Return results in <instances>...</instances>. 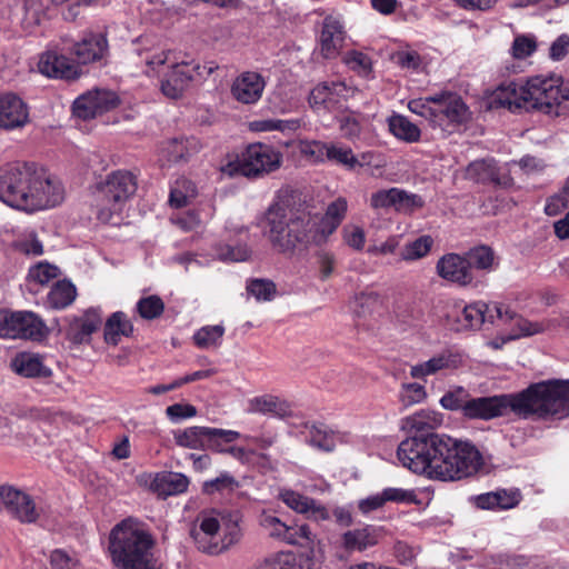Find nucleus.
Masks as SVG:
<instances>
[{
    "label": "nucleus",
    "mask_w": 569,
    "mask_h": 569,
    "mask_svg": "<svg viewBox=\"0 0 569 569\" xmlns=\"http://www.w3.org/2000/svg\"><path fill=\"white\" fill-rule=\"evenodd\" d=\"M457 358L450 352H441L427 361L411 366L410 376L415 379H426L441 370L456 368Z\"/></svg>",
    "instance_id": "34"
},
{
    "label": "nucleus",
    "mask_w": 569,
    "mask_h": 569,
    "mask_svg": "<svg viewBox=\"0 0 569 569\" xmlns=\"http://www.w3.org/2000/svg\"><path fill=\"white\" fill-rule=\"evenodd\" d=\"M210 431H213V433L207 435L206 450L219 453H224L227 445L233 442L240 437V433L234 430L210 428Z\"/></svg>",
    "instance_id": "45"
},
{
    "label": "nucleus",
    "mask_w": 569,
    "mask_h": 569,
    "mask_svg": "<svg viewBox=\"0 0 569 569\" xmlns=\"http://www.w3.org/2000/svg\"><path fill=\"white\" fill-rule=\"evenodd\" d=\"M102 322L99 309L90 308L80 316L68 318L66 337L74 345L89 343L91 336Z\"/></svg>",
    "instance_id": "21"
},
{
    "label": "nucleus",
    "mask_w": 569,
    "mask_h": 569,
    "mask_svg": "<svg viewBox=\"0 0 569 569\" xmlns=\"http://www.w3.org/2000/svg\"><path fill=\"white\" fill-rule=\"evenodd\" d=\"M213 69L212 66L202 67L194 62H174L161 81V91L170 99H178L196 77L204 78L211 74Z\"/></svg>",
    "instance_id": "14"
},
{
    "label": "nucleus",
    "mask_w": 569,
    "mask_h": 569,
    "mask_svg": "<svg viewBox=\"0 0 569 569\" xmlns=\"http://www.w3.org/2000/svg\"><path fill=\"white\" fill-rule=\"evenodd\" d=\"M259 525L269 537L284 542H295V538L290 531V526L284 523L273 513L262 511L259 516Z\"/></svg>",
    "instance_id": "42"
},
{
    "label": "nucleus",
    "mask_w": 569,
    "mask_h": 569,
    "mask_svg": "<svg viewBox=\"0 0 569 569\" xmlns=\"http://www.w3.org/2000/svg\"><path fill=\"white\" fill-rule=\"evenodd\" d=\"M526 84L506 81L499 84L488 97L490 109H508L511 112L527 110Z\"/></svg>",
    "instance_id": "19"
},
{
    "label": "nucleus",
    "mask_w": 569,
    "mask_h": 569,
    "mask_svg": "<svg viewBox=\"0 0 569 569\" xmlns=\"http://www.w3.org/2000/svg\"><path fill=\"white\" fill-rule=\"evenodd\" d=\"M463 328L479 329L485 323H506L511 319V309L499 302L477 301L466 306L461 312Z\"/></svg>",
    "instance_id": "15"
},
{
    "label": "nucleus",
    "mask_w": 569,
    "mask_h": 569,
    "mask_svg": "<svg viewBox=\"0 0 569 569\" xmlns=\"http://www.w3.org/2000/svg\"><path fill=\"white\" fill-rule=\"evenodd\" d=\"M466 177L476 182L502 183L497 163L493 159H481L471 162L466 169Z\"/></svg>",
    "instance_id": "37"
},
{
    "label": "nucleus",
    "mask_w": 569,
    "mask_h": 569,
    "mask_svg": "<svg viewBox=\"0 0 569 569\" xmlns=\"http://www.w3.org/2000/svg\"><path fill=\"white\" fill-rule=\"evenodd\" d=\"M427 397V392L423 386L412 382L403 383L399 398L405 407H410L422 402Z\"/></svg>",
    "instance_id": "59"
},
{
    "label": "nucleus",
    "mask_w": 569,
    "mask_h": 569,
    "mask_svg": "<svg viewBox=\"0 0 569 569\" xmlns=\"http://www.w3.org/2000/svg\"><path fill=\"white\" fill-rule=\"evenodd\" d=\"M547 389L548 417L562 418L569 415V380L543 381Z\"/></svg>",
    "instance_id": "28"
},
{
    "label": "nucleus",
    "mask_w": 569,
    "mask_h": 569,
    "mask_svg": "<svg viewBox=\"0 0 569 569\" xmlns=\"http://www.w3.org/2000/svg\"><path fill=\"white\" fill-rule=\"evenodd\" d=\"M12 369L26 378H49L52 370L43 363L41 356L32 352H20L11 361Z\"/></svg>",
    "instance_id": "30"
},
{
    "label": "nucleus",
    "mask_w": 569,
    "mask_h": 569,
    "mask_svg": "<svg viewBox=\"0 0 569 569\" xmlns=\"http://www.w3.org/2000/svg\"><path fill=\"white\" fill-rule=\"evenodd\" d=\"M154 545L146 526L129 518L111 530L109 550L117 569H160Z\"/></svg>",
    "instance_id": "2"
},
{
    "label": "nucleus",
    "mask_w": 569,
    "mask_h": 569,
    "mask_svg": "<svg viewBox=\"0 0 569 569\" xmlns=\"http://www.w3.org/2000/svg\"><path fill=\"white\" fill-rule=\"evenodd\" d=\"M266 81L261 74L253 71L240 73L231 86L232 97L244 104L256 103L262 96Z\"/></svg>",
    "instance_id": "26"
},
{
    "label": "nucleus",
    "mask_w": 569,
    "mask_h": 569,
    "mask_svg": "<svg viewBox=\"0 0 569 569\" xmlns=\"http://www.w3.org/2000/svg\"><path fill=\"white\" fill-rule=\"evenodd\" d=\"M440 481H456L476 475L483 466L481 452L468 441L443 436Z\"/></svg>",
    "instance_id": "8"
},
{
    "label": "nucleus",
    "mask_w": 569,
    "mask_h": 569,
    "mask_svg": "<svg viewBox=\"0 0 569 569\" xmlns=\"http://www.w3.org/2000/svg\"><path fill=\"white\" fill-rule=\"evenodd\" d=\"M306 441L322 451H332L336 447V436L327 426L312 423L305 426Z\"/></svg>",
    "instance_id": "38"
},
{
    "label": "nucleus",
    "mask_w": 569,
    "mask_h": 569,
    "mask_svg": "<svg viewBox=\"0 0 569 569\" xmlns=\"http://www.w3.org/2000/svg\"><path fill=\"white\" fill-rule=\"evenodd\" d=\"M442 441L438 433L410 436L399 443L398 460L413 473L439 480Z\"/></svg>",
    "instance_id": "5"
},
{
    "label": "nucleus",
    "mask_w": 569,
    "mask_h": 569,
    "mask_svg": "<svg viewBox=\"0 0 569 569\" xmlns=\"http://www.w3.org/2000/svg\"><path fill=\"white\" fill-rule=\"evenodd\" d=\"M437 274L452 283L466 287L472 283V270H469V262L466 257L458 253L442 256L436 266Z\"/></svg>",
    "instance_id": "23"
},
{
    "label": "nucleus",
    "mask_w": 569,
    "mask_h": 569,
    "mask_svg": "<svg viewBox=\"0 0 569 569\" xmlns=\"http://www.w3.org/2000/svg\"><path fill=\"white\" fill-rule=\"evenodd\" d=\"M422 204L421 197L398 188L379 190L372 193L370 198V206L375 209L395 207L397 210L407 211L422 207Z\"/></svg>",
    "instance_id": "27"
},
{
    "label": "nucleus",
    "mask_w": 569,
    "mask_h": 569,
    "mask_svg": "<svg viewBox=\"0 0 569 569\" xmlns=\"http://www.w3.org/2000/svg\"><path fill=\"white\" fill-rule=\"evenodd\" d=\"M58 276V268L47 262H40L29 270L30 281L44 284Z\"/></svg>",
    "instance_id": "60"
},
{
    "label": "nucleus",
    "mask_w": 569,
    "mask_h": 569,
    "mask_svg": "<svg viewBox=\"0 0 569 569\" xmlns=\"http://www.w3.org/2000/svg\"><path fill=\"white\" fill-rule=\"evenodd\" d=\"M69 53L80 69L93 63H106L109 57V42L106 33L87 30L78 40L69 43Z\"/></svg>",
    "instance_id": "12"
},
{
    "label": "nucleus",
    "mask_w": 569,
    "mask_h": 569,
    "mask_svg": "<svg viewBox=\"0 0 569 569\" xmlns=\"http://www.w3.org/2000/svg\"><path fill=\"white\" fill-rule=\"evenodd\" d=\"M0 510H4L12 518L22 523H33L40 517L33 498L14 487L2 488Z\"/></svg>",
    "instance_id": "16"
},
{
    "label": "nucleus",
    "mask_w": 569,
    "mask_h": 569,
    "mask_svg": "<svg viewBox=\"0 0 569 569\" xmlns=\"http://www.w3.org/2000/svg\"><path fill=\"white\" fill-rule=\"evenodd\" d=\"M137 178L128 170L109 173L104 181L96 184L92 191L91 207L101 222H109L122 204L134 194Z\"/></svg>",
    "instance_id": "7"
},
{
    "label": "nucleus",
    "mask_w": 569,
    "mask_h": 569,
    "mask_svg": "<svg viewBox=\"0 0 569 569\" xmlns=\"http://www.w3.org/2000/svg\"><path fill=\"white\" fill-rule=\"evenodd\" d=\"M441 423V413L430 409H421L402 420V429L415 435H429L435 433L433 430Z\"/></svg>",
    "instance_id": "31"
},
{
    "label": "nucleus",
    "mask_w": 569,
    "mask_h": 569,
    "mask_svg": "<svg viewBox=\"0 0 569 569\" xmlns=\"http://www.w3.org/2000/svg\"><path fill=\"white\" fill-rule=\"evenodd\" d=\"M465 257L469 262V270H471L472 267L481 270H489L491 269L495 259L493 251L486 246L470 249Z\"/></svg>",
    "instance_id": "49"
},
{
    "label": "nucleus",
    "mask_w": 569,
    "mask_h": 569,
    "mask_svg": "<svg viewBox=\"0 0 569 569\" xmlns=\"http://www.w3.org/2000/svg\"><path fill=\"white\" fill-rule=\"evenodd\" d=\"M272 247L281 253H292L298 247L317 244L313 230L309 228L308 213L289 214L280 202L273 203L266 212L263 230Z\"/></svg>",
    "instance_id": "4"
},
{
    "label": "nucleus",
    "mask_w": 569,
    "mask_h": 569,
    "mask_svg": "<svg viewBox=\"0 0 569 569\" xmlns=\"http://www.w3.org/2000/svg\"><path fill=\"white\" fill-rule=\"evenodd\" d=\"M247 290L258 301H270L276 296V284L266 279H253L249 281Z\"/></svg>",
    "instance_id": "55"
},
{
    "label": "nucleus",
    "mask_w": 569,
    "mask_h": 569,
    "mask_svg": "<svg viewBox=\"0 0 569 569\" xmlns=\"http://www.w3.org/2000/svg\"><path fill=\"white\" fill-rule=\"evenodd\" d=\"M339 129L343 138L355 140L360 137L362 127L353 114H346L339 118Z\"/></svg>",
    "instance_id": "63"
},
{
    "label": "nucleus",
    "mask_w": 569,
    "mask_h": 569,
    "mask_svg": "<svg viewBox=\"0 0 569 569\" xmlns=\"http://www.w3.org/2000/svg\"><path fill=\"white\" fill-rule=\"evenodd\" d=\"M278 497L288 508L302 515L306 513L308 503H311V498L291 489H281Z\"/></svg>",
    "instance_id": "54"
},
{
    "label": "nucleus",
    "mask_w": 569,
    "mask_h": 569,
    "mask_svg": "<svg viewBox=\"0 0 569 569\" xmlns=\"http://www.w3.org/2000/svg\"><path fill=\"white\" fill-rule=\"evenodd\" d=\"M28 121V106L19 96L11 92L0 96V129L22 128Z\"/></svg>",
    "instance_id": "22"
},
{
    "label": "nucleus",
    "mask_w": 569,
    "mask_h": 569,
    "mask_svg": "<svg viewBox=\"0 0 569 569\" xmlns=\"http://www.w3.org/2000/svg\"><path fill=\"white\" fill-rule=\"evenodd\" d=\"M239 487V482L228 472L221 473L219 477L208 480L203 483V491L208 495L222 491H233Z\"/></svg>",
    "instance_id": "58"
},
{
    "label": "nucleus",
    "mask_w": 569,
    "mask_h": 569,
    "mask_svg": "<svg viewBox=\"0 0 569 569\" xmlns=\"http://www.w3.org/2000/svg\"><path fill=\"white\" fill-rule=\"evenodd\" d=\"M139 316L146 320H152L160 317L164 310V303L158 296H148L137 302Z\"/></svg>",
    "instance_id": "51"
},
{
    "label": "nucleus",
    "mask_w": 569,
    "mask_h": 569,
    "mask_svg": "<svg viewBox=\"0 0 569 569\" xmlns=\"http://www.w3.org/2000/svg\"><path fill=\"white\" fill-rule=\"evenodd\" d=\"M72 37L68 33L61 34L58 41H51L47 49L39 56L38 70L41 74L67 81H74L84 73L83 69L74 62L72 56H67L69 43Z\"/></svg>",
    "instance_id": "10"
},
{
    "label": "nucleus",
    "mask_w": 569,
    "mask_h": 569,
    "mask_svg": "<svg viewBox=\"0 0 569 569\" xmlns=\"http://www.w3.org/2000/svg\"><path fill=\"white\" fill-rule=\"evenodd\" d=\"M250 129L254 132H271V131H295L300 127L299 120H281V119H260L251 121Z\"/></svg>",
    "instance_id": "46"
},
{
    "label": "nucleus",
    "mask_w": 569,
    "mask_h": 569,
    "mask_svg": "<svg viewBox=\"0 0 569 569\" xmlns=\"http://www.w3.org/2000/svg\"><path fill=\"white\" fill-rule=\"evenodd\" d=\"M248 412L284 418L290 416L291 409L287 401L271 395H264L249 400Z\"/></svg>",
    "instance_id": "33"
},
{
    "label": "nucleus",
    "mask_w": 569,
    "mask_h": 569,
    "mask_svg": "<svg viewBox=\"0 0 569 569\" xmlns=\"http://www.w3.org/2000/svg\"><path fill=\"white\" fill-rule=\"evenodd\" d=\"M380 538V530L372 525L346 531L342 537V546L348 551H363L376 546Z\"/></svg>",
    "instance_id": "29"
},
{
    "label": "nucleus",
    "mask_w": 569,
    "mask_h": 569,
    "mask_svg": "<svg viewBox=\"0 0 569 569\" xmlns=\"http://www.w3.org/2000/svg\"><path fill=\"white\" fill-rule=\"evenodd\" d=\"M77 297L76 287L68 280L58 281L47 295V306L60 310L69 307Z\"/></svg>",
    "instance_id": "40"
},
{
    "label": "nucleus",
    "mask_w": 569,
    "mask_h": 569,
    "mask_svg": "<svg viewBox=\"0 0 569 569\" xmlns=\"http://www.w3.org/2000/svg\"><path fill=\"white\" fill-rule=\"evenodd\" d=\"M343 62L360 76L368 77L372 71V61L363 52L357 50L348 51L343 57Z\"/></svg>",
    "instance_id": "52"
},
{
    "label": "nucleus",
    "mask_w": 569,
    "mask_h": 569,
    "mask_svg": "<svg viewBox=\"0 0 569 569\" xmlns=\"http://www.w3.org/2000/svg\"><path fill=\"white\" fill-rule=\"evenodd\" d=\"M197 194L196 187L192 181L186 178L176 180L170 190L169 203L174 208L186 207Z\"/></svg>",
    "instance_id": "44"
},
{
    "label": "nucleus",
    "mask_w": 569,
    "mask_h": 569,
    "mask_svg": "<svg viewBox=\"0 0 569 569\" xmlns=\"http://www.w3.org/2000/svg\"><path fill=\"white\" fill-rule=\"evenodd\" d=\"M545 382L530 386L516 395L471 398L466 407L469 419L490 420L505 416L509 410L528 418H548Z\"/></svg>",
    "instance_id": "3"
},
{
    "label": "nucleus",
    "mask_w": 569,
    "mask_h": 569,
    "mask_svg": "<svg viewBox=\"0 0 569 569\" xmlns=\"http://www.w3.org/2000/svg\"><path fill=\"white\" fill-rule=\"evenodd\" d=\"M381 305L380 295L372 290H363L355 295L350 308L357 317H366Z\"/></svg>",
    "instance_id": "43"
},
{
    "label": "nucleus",
    "mask_w": 569,
    "mask_h": 569,
    "mask_svg": "<svg viewBox=\"0 0 569 569\" xmlns=\"http://www.w3.org/2000/svg\"><path fill=\"white\" fill-rule=\"evenodd\" d=\"M305 151L320 161L327 159L348 169H355L359 164V159L351 148L340 144L312 141L306 147Z\"/></svg>",
    "instance_id": "25"
},
{
    "label": "nucleus",
    "mask_w": 569,
    "mask_h": 569,
    "mask_svg": "<svg viewBox=\"0 0 569 569\" xmlns=\"http://www.w3.org/2000/svg\"><path fill=\"white\" fill-rule=\"evenodd\" d=\"M213 433L210 427L192 426L173 432L174 442L182 448L206 450L207 435Z\"/></svg>",
    "instance_id": "36"
},
{
    "label": "nucleus",
    "mask_w": 569,
    "mask_h": 569,
    "mask_svg": "<svg viewBox=\"0 0 569 569\" xmlns=\"http://www.w3.org/2000/svg\"><path fill=\"white\" fill-rule=\"evenodd\" d=\"M433 99L435 94L425 97V98H417L412 99L408 102V109L416 113L426 120L430 122L432 126V117H433Z\"/></svg>",
    "instance_id": "61"
},
{
    "label": "nucleus",
    "mask_w": 569,
    "mask_h": 569,
    "mask_svg": "<svg viewBox=\"0 0 569 569\" xmlns=\"http://www.w3.org/2000/svg\"><path fill=\"white\" fill-rule=\"evenodd\" d=\"M259 569H299V567L293 555L281 553L267 559Z\"/></svg>",
    "instance_id": "64"
},
{
    "label": "nucleus",
    "mask_w": 569,
    "mask_h": 569,
    "mask_svg": "<svg viewBox=\"0 0 569 569\" xmlns=\"http://www.w3.org/2000/svg\"><path fill=\"white\" fill-rule=\"evenodd\" d=\"M353 93L355 90L343 81H325L311 90L309 102L313 108L335 110L341 100H346Z\"/></svg>",
    "instance_id": "20"
},
{
    "label": "nucleus",
    "mask_w": 569,
    "mask_h": 569,
    "mask_svg": "<svg viewBox=\"0 0 569 569\" xmlns=\"http://www.w3.org/2000/svg\"><path fill=\"white\" fill-rule=\"evenodd\" d=\"M511 312L513 317L506 322V325L513 323L512 333L510 336L511 339H518L521 337H528L536 333L545 332L549 330L553 325V321L551 320L533 322L518 316L512 310ZM500 326H505V323H500Z\"/></svg>",
    "instance_id": "41"
},
{
    "label": "nucleus",
    "mask_w": 569,
    "mask_h": 569,
    "mask_svg": "<svg viewBox=\"0 0 569 569\" xmlns=\"http://www.w3.org/2000/svg\"><path fill=\"white\" fill-rule=\"evenodd\" d=\"M385 503L397 502V503H415L419 505L421 501L418 499L416 490L402 489V488H386L381 491Z\"/></svg>",
    "instance_id": "57"
},
{
    "label": "nucleus",
    "mask_w": 569,
    "mask_h": 569,
    "mask_svg": "<svg viewBox=\"0 0 569 569\" xmlns=\"http://www.w3.org/2000/svg\"><path fill=\"white\" fill-rule=\"evenodd\" d=\"M470 399L466 389L457 387L441 397L440 405L448 410H461L462 415L466 416V407Z\"/></svg>",
    "instance_id": "50"
},
{
    "label": "nucleus",
    "mask_w": 569,
    "mask_h": 569,
    "mask_svg": "<svg viewBox=\"0 0 569 569\" xmlns=\"http://www.w3.org/2000/svg\"><path fill=\"white\" fill-rule=\"evenodd\" d=\"M390 133L398 140L416 143L421 139V130L407 117L395 113L387 120Z\"/></svg>",
    "instance_id": "35"
},
{
    "label": "nucleus",
    "mask_w": 569,
    "mask_h": 569,
    "mask_svg": "<svg viewBox=\"0 0 569 569\" xmlns=\"http://www.w3.org/2000/svg\"><path fill=\"white\" fill-rule=\"evenodd\" d=\"M119 100L114 92L109 90H94L77 98L73 112L77 117L88 120L117 107Z\"/></svg>",
    "instance_id": "18"
},
{
    "label": "nucleus",
    "mask_w": 569,
    "mask_h": 569,
    "mask_svg": "<svg viewBox=\"0 0 569 569\" xmlns=\"http://www.w3.org/2000/svg\"><path fill=\"white\" fill-rule=\"evenodd\" d=\"M527 111L538 110L546 114H558V107L569 99V89L562 78L555 73L537 74L526 81Z\"/></svg>",
    "instance_id": "9"
},
{
    "label": "nucleus",
    "mask_w": 569,
    "mask_h": 569,
    "mask_svg": "<svg viewBox=\"0 0 569 569\" xmlns=\"http://www.w3.org/2000/svg\"><path fill=\"white\" fill-rule=\"evenodd\" d=\"M162 153L168 162H178L184 160L189 156L186 141L173 139L162 147Z\"/></svg>",
    "instance_id": "62"
},
{
    "label": "nucleus",
    "mask_w": 569,
    "mask_h": 569,
    "mask_svg": "<svg viewBox=\"0 0 569 569\" xmlns=\"http://www.w3.org/2000/svg\"><path fill=\"white\" fill-rule=\"evenodd\" d=\"M432 244L433 239L430 236H421L405 247L401 257L406 261L421 259L430 252Z\"/></svg>",
    "instance_id": "48"
},
{
    "label": "nucleus",
    "mask_w": 569,
    "mask_h": 569,
    "mask_svg": "<svg viewBox=\"0 0 569 569\" xmlns=\"http://www.w3.org/2000/svg\"><path fill=\"white\" fill-rule=\"evenodd\" d=\"M0 200L11 208L34 212L59 204L63 188L33 164L10 162L0 166Z\"/></svg>",
    "instance_id": "1"
},
{
    "label": "nucleus",
    "mask_w": 569,
    "mask_h": 569,
    "mask_svg": "<svg viewBox=\"0 0 569 569\" xmlns=\"http://www.w3.org/2000/svg\"><path fill=\"white\" fill-rule=\"evenodd\" d=\"M469 119V110L462 98L452 91L435 93L432 126L442 129L457 127Z\"/></svg>",
    "instance_id": "13"
},
{
    "label": "nucleus",
    "mask_w": 569,
    "mask_h": 569,
    "mask_svg": "<svg viewBox=\"0 0 569 569\" xmlns=\"http://www.w3.org/2000/svg\"><path fill=\"white\" fill-rule=\"evenodd\" d=\"M16 326L19 331L18 339L40 341L48 335L44 321L32 311H17Z\"/></svg>",
    "instance_id": "32"
},
{
    "label": "nucleus",
    "mask_w": 569,
    "mask_h": 569,
    "mask_svg": "<svg viewBox=\"0 0 569 569\" xmlns=\"http://www.w3.org/2000/svg\"><path fill=\"white\" fill-rule=\"evenodd\" d=\"M133 332V325L122 311L113 312L104 326V340L116 346L121 336L129 337Z\"/></svg>",
    "instance_id": "39"
},
{
    "label": "nucleus",
    "mask_w": 569,
    "mask_h": 569,
    "mask_svg": "<svg viewBox=\"0 0 569 569\" xmlns=\"http://www.w3.org/2000/svg\"><path fill=\"white\" fill-rule=\"evenodd\" d=\"M346 40V30L342 20L338 17L327 16L322 22L319 38L320 52L326 59L336 58Z\"/></svg>",
    "instance_id": "24"
},
{
    "label": "nucleus",
    "mask_w": 569,
    "mask_h": 569,
    "mask_svg": "<svg viewBox=\"0 0 569 569\" xmlns=\"http://www.w3.org/2000/svg\"><path fill=\"white\" fill-rule=\"evenodd\" d=\"M348 203L345 198H338L329 203L322 217L308 213L309 228L313 230L317 238V246L325 243L328 238L338 229L346 217Z\"/></svg>",
    "instance_id": "17"
},
{
    "label": "nucleus",
    "mask_w": 569,
    "mask_h": 569,
    "mask_svg": "<svg viewBox=\"0 0 569 569\" xmlns=\"http://www.w3.org/2000/svg\"><path fill=\"white\" fill-rule=\"evenodd\" d=\"M283 161L280 150L271 144H249L238 159V171L247 178H262L277 171Z\"/></svg>",
    "instance_id": "11"
},
{
    "label": "nucleus",
    "mask_w": 569,
    "mask_h": 569,
    "mask_svg": "<svg viewBox=\"0 0 569 569\" xmlns=\"http://www.w3.org/2000/svg\"><path fill=\"white\" fill-rule=\"evenodd\" d=\"M537 50L535 37L520 34L517 36L510 48V53L515 59H526Z\"/></svg>",
    "instance_id": "56"
},
{
    "label": "nucleus",
    "mask_w": 569,
    "mask_h": 569,
    "mask_svg": "<svg viewBox=\"0 0 569 569\" xmlns=\"http://www.w3.org/2000/svg\"><path fill=\"white\" fill-rule=\"evenodd\" d=\"M216 257L222 261L240 262L250 257V250L246 244L230 246L218 244L216 247Z\"/></svg>",
    "instance_id": "53"
},
{
    "label": "nucleus",
    "mask_w": 569,
    "mask_h": 569,
    "mask_svg": "<svg viewBox=\"0 0 569 569\" xmlns=\"http://www.w3.org/2000/svg\"><path fill=\"white\" fill-rule=\"evenodd\" d=\"M224 335V327L221 325L204 326L193 336L194 343L202 349L220 346Z\"/></svg>",
    "instance_id": "47"
},
{
    "label": "nucleus",
    "mask_w": 569,
    "mask_h": 569,
    "mask_svg": "<svg viewBox=\"0 0 569 569\" xmlns=\"http://www.w3.org/2000/svg\"><path fill=\"white\" fill-rule=\"evenodd\" d=\"M191 537L200 551L219 555L239 541L241 530L238 519L203 511L196 519Z\"/></svg>",
    "instance_id": "6"
}]
</instances>
